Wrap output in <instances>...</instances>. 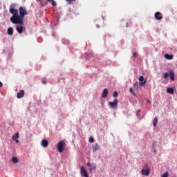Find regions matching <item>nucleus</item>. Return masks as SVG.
Returning <instances> with one entry per match:
<instances>
[{"label":"nucleus","mask_w":177,"mask_h":177,"mask_svg":"<svg viewBox=\"0 0 177 177\" xmlns=\"http://www.w3.org/2000/svg\"><path fill=\"white\" fill-rule=\"evenodd\" d=\"M16 4L11 3L9 8V12L12 15V16L10 18L11 23L13 24H20V26H23L24 24V18L21 17V15H19V11L16 9Z\"/></svg>","instance_id":"obj_1"},{"label":"nucleus","mask_w":177,"mask_h":177,"mask_svg":"<svg viewBox=\"0 0 177 177\" xmlns=\"http://www.w3.org/2000/svg\"><path fill=\"white\" fill-rule=\"evenodd\" d=\"M64 147H66V142L64 140L59 142L57 145V149L59 153H63L64 151Z\"/></svg>","instance_id":"obj_2"},{"label":"nucleus","mask_w":177,"mask_h":177,"mask_svg":"<svg viewBox=\"0 0 177 177\" xmlns=\"http://www.w3.org/2000/svg\"><path fill=\"white\" fill-rule=\"evenodd\" d=\"M141 174L145 176H149V175H150V169L149 168L148 164H146L145 168L141 170Z\"/></svg>","instance_id":"obj_3"},{"label":"nucleus","mask_w":177,"mask_h":177,"mask_svg":"<svg viewBox=\"0 0 177 177\" xmlns=\"http://www.w3.org/2000/svg\"><path fill=\"white\" fill-rule=\"evenodd\" d=\"M19 15L24 18L25 16L28 15V12H27V9L26 7L21 6L19 8Z\"/></svg>","instance_id":"obj_4"},{"label":"nucleus","mask_w":177,"mask_h":177,"mask_svg":"<svg viewBox=\"0 0 177 177\" xmlns=\"http://www.w3.org/2000/svg\"><path fill=\"white\" fill-rule=\"evenodd\" d=\"M109 105L111 109H115V110L117 109V106H118V100L115 98L113 102H109Z\"/></svg>","instance_id":"obj_5"},{"label":"nucleus","mask_w":177,"mask_h":177,"mask_svg":"<svg viewBox=\"0 0 177 177\" xmlns=\"http://www.w3.org/2000/svg\"><path fill=\"white\" fill-rule=\"evenodd\" d=\"M87 167H89V171L93 172V171H96V165L95 163L91 164V162L87 163Z\"/></svg>","instance_id":"obj_6"},{"label":"nucleus","mask_w":177,"mask_h":177,"mask_svg":"<svg viewBox=\"0 0 177 177\" xmlns=\"http://www.w3.org/2000/svg\"><path fill=\"white\" fill-rule=\"evenodd\" d=\"M138 81H140L139 82V86H143L145 85V84L147 82V81H146V80H145V77L143 76H140Z\"/></svg>","instance_id":"obj_7"},{"label":"nucleus","mask_w":177,"mask_h":177,"mask_svg":"<svg viewBox=\"0 0 177 177\" xmlns=\"http://www.w3.org/2000/svg\"><path fill=\"white\" fill-rule=\"evenodd\" d=\"M80 173L82 176L83 177H89V176L88 175V173L86 172V169H85V167H84V166L81 167Z\"/></svg>","instance_id":"obj_8"},{"label":"nucleus","mask_w":177,"mask_h":177,"mask_svg":"<svg viewBox=\"0 0 177 177\" xmlns=\"http://www.w3.org/2000/svg\"><path fill=\"white\" fill-rule=\"evenodd\" d=\"M154 16L156 20H162V14L161 12H156Z\"/></svg>","instance_id":"obj_9"},{"label":"nucleus","mask_w":177,"mask_h":177,"mask_svg":"<svg viewBox=\"0 0 177 177\" xmlns=\"http://www.w3.org/2000/svg\"><path fill=\"white\" fill-rule=\"evenodd\" d=\"M17 99H21V97H24V91L20 90L19 92L17 94Z\"/></svg>","instance_id":"obj_10"},{"label":"nucleus","mask_w":177,"mask_h":177,"mask_svg":"<svg viewBox=\"0 0 177 177\" xmlns=\"http://www.w3.org/2000/svg\"><path fill=\"white\" fill-rule=\"evenodd\" d=\"M92 149H93V153H95V151H97V150H99V149H100V147H99V144L95 143V144L93 145Z\"/></svg>","instance_id":"obj_11"},{"label":"nucleus","mask_w":177,"mask_h":177,"mask_svg":"<svg viewBox=\"0 0 177 177\" xmlns=\"http://www.w3.org/2000/svg\"><path fill=\"white\" fill-rule=\"evenodd\" d=\"M19 138V133H16L15 135L12 136V140H15L16 143H19V142H20L18 140Z\"/></svg>","instance_id":"obj_12"},{"label":"nucleus","mask_w":177,"mask_h":177,"mask_svg":"<svg viewBox=\"0 0 177 177\" xmlns=\"http://www.w3.org/2000/svg\"><path fill=\"white\" fill-rule=\"evenodd\" d=\"M107 95H109V90L104 88L102 94V97L106 98L107 97Z\"/></svg>","instance_id":"obj_13"},{"label":"nucleus","mask_w":177,"mask_h":177,"mask_svg":"<svg viewBox=\"0 0 177 177\" xmlns=\"http://www.w3.org/2000/svg\"><path fill=\"white\" fill-rule=\"evenodd\" d=\"M48 145H49V142H48L47 140H43L41 141V146L43 147H48Z\"/></svg>","instance_id":"obj_14"},{"label":"nucleus","mask_w":177,"mask_h":177,"mask_svg":"<svg viewBox=\"0 0 177 177\" xmlns=\"http://www.w3.org/2000/svg\"><path fill=\"white\" fill-rule=\"evenodd\" d=\"M169 75L170 76V80L171 81H174V80H175V73H174V71H171L169 73Z\"/></svg>","instance_id":"obj_15"},{"label":"nucleus","mask_w":177,"mask_h":177,"mask_svg":"<svg viewBox=\"0 0 177 177\" xmlns=\"http://www.w3.org/2000/svg\"><path fill=\"white\" fill-rule=\"evenodd\" d=\"M165 59H167V60H172V59H174V55H169V54H165Z\"/></svg>","instance_id":"obj_16"},{"label":"nucleus","mask_w":177,"mask_h":177,"mask_svg":"<svg viewBox=\"0 0 177 177\" xmlns=\"http://www.w3.org/2000/svg\"><path fill=\"white\" fill-rule=\"evenodd\" d=\"M24 27L21 26V27H17V31L19 34H22L23 33V30Z\"/></svg>","instance_id":"obj_17"},{"label":"nucleus","mask_w":177,"mask_h":177,"mask_svg":"<svg viewBox=\"0 0 177 177\" xmlns=\"http://www.w3.org/2000/svg\"><path fill=\"white\" fill-rule=\"evenodd\" d=\"M7 32L9 35H13V28L12 27L8 28Z\"/></svg>","instance_id":"obj_18"},{"label":"nucleus","mask_w":177,"mask_h":177,"mask_svg":"<svg viewBox=\"0 0 177 177\" xmlns=\"http://www.w3.org/2000/svg\"><path fill=\"white\" fill-rule=\"evenodd\" d=\"M167 93H170L171 95H174V88H172L171 87L167 88Z\"/></svg>","instance_id":"obj_19"},{"label":"nucleus","mask_w":177,"mask_h":177,"mask_svg":"<svg viewBox=\"0 0 177 177\" xmlns=\"http://www.w3.org/2000/svg\"><path fill=\"white\" fill-rule=\"evenodd\" d=\"M157 122H158V118L155 117L153 122V127H157Z\"/></svg>","instance_id":"obj_20"},{"label":"nucleus","mask_w":177,"mask_h":177,"mask_svg":"<svg viewBox=\"0 0 177 177\" xmlns=\"http://www.w3.org/2000/svg\"><path fill=\"white\" fill-rule=\"evenodd\" d=\"M12 162L16 164L17 162H19V158H17V157H12Z\"/></svg>","instance_id":"obj_21"},{"label":"nucleus","mask_w":177,"mask_h":177,"mask_svg":"<svg viewBox=\"0 0 177 177\" xmlns=\"http://www.w3.org/2000/svg\"><path fill=\"white\" fill-rule=\"evenodd\" d=\"M168 75H169V73H165L163 75V78H165V80H167V78H168Z\"/></svg>","instance_id":"obj_22"},{"label":"nucleus","mask_w":177,"mask_h":177,"mask_svg":"<svg viewBox=\"0 0 177 177\" xmlns=\"http://www.w3.org/2000/svg\"><path fill=\"white\" fill-rule=\"evenodd\" d=\"M129 91L131 93H132V95H133V96H136V93H135V92H133V90L132 89L131 87L129 88Z\"/></svg>","instance_id":"obj_23"},{"label":"nucleus","mask_w":177,"mask_h":177,"mask_svg":"<svg viewBox=\"0 0 177 177\" xmlns=\"http://www.w3.org/2000/svg\"><path fill=\"white\" fill-rule=\"evenodd\" d=\"M89 142L90 143H93V142H95V139L93 138V137L89 138Z\"/></svg>","instance_id":"obj_24"},{"label":"nucleus","mask_w":177,"mask_h":177,"mask_svg":"<svg viewBox=\"0 0 177 177\" xmlns=\"http://www.w3.org/2000/svg\"><path fill=\"white\" fill-rule=\"evenodd\" d=\"M113 97H118V93L117 91H115L113 94Z\"/></svg>","instance_id":"obj_25"},{"label":"nucleus","mask_w":177,"mask_h":177,"mask_svg":"<svg viewBox=\"0 0 177 177\" xmlns=\"http://www.w3.org/2000/svg\"><path fill=\"white\" fill-rule=\"evenodd\" d=\"M66 2H68V3H69V5H71V3H73V2H74L75 0H66Z\"/></svg>","instance_id":"obj_26"},{"label":"nucleus","mask_w":177,"mask_h":177,"mask_svg":"<svg viewBox=\"0 0 177 177\" xmlns=\"http://www.w3.org/2000/svg\"><path fill=\"white\" fill-rule=\"evenodd\" d=\"M168 171H166L165 174H162V177H168Z\"/></svg>","instance_id":"obj_27"},{"label":"nucleus","mask_w":177,"mask_h":177,"mask_svg":"<svg viewBox=\"0 0 177 177\" xmlns=\"http://www.w3.org/2000/svg\"><path fill=\"white\" fill-rule=\"evenodd\" d=\"M133 57H138V53H133Z\"/></svg>","instance_id":"obj_28"},{"label":"nucleus","mask_w":177,"mask_h":177,"mask_svg":"<svg viewBox=\"0 0 177 177\" xmlns=\"http://www.w3.org/2000/svg\"><path fill=\"white\" fill-rule=\"evenodd\" d=\"M2 86H3V84H2V83L0 82V88H2Z\"/></svg>","instance_id":"obj_29"},{"label":"nucleus","mask_w":177,"mask_h":177,"mask_svg":"<svg viewBox=\"0 0 177 177\" xmlns=\"http://www.w3.org/2000/svg\"><path fill=\"white\" fill-rule=\"evenodd\" d=\"M42 84H46V80H43L42 81Z\"/></svg>","instance_id":"obj_30"},{"label":"nucleus","mask_w":177,"mask_h":177,"mask_svg":"<svg viewBox=\"0 0 177 177\" xmlns=\"http://www.w3.org/2000/svg\"><path fill=\"white\" fill-rule=\"evenodd\" d=\"M136 85H138V82H136V83L134 84V86H136Z\"/></svg>","instance_id":"obj_31"},{"label":"nucleus","mask_w":177,"mask_h":177,"mask_svg":"<svg viewBox=\"0 0 177 177\" xmlns=\"http://www.w3.org/2000/svg\"><path fill=\"white\" fill-rule=\"evenodd\" d=\"M126 27H128V23L126 24Z\"/></svg>","instance_id":"obj_32"},{"label":"nucleus","mask_w":177,"mask_h":177,"mask_svg":"<svg viewBox=\"0 0 177 177\" xmlns=\"http://www.w3.org/2000/svg\"><path fill=\"white\" fill-rule=\"evenodd\" d=\"M97 27H99V25H97Z\"/></svg>","instance_id":"obj_33"}]
</instances>
